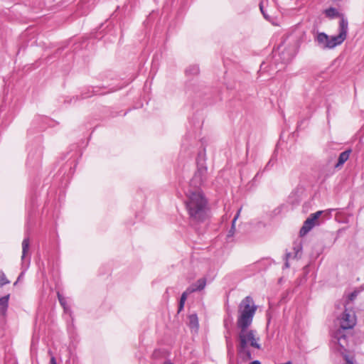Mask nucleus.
I'll use <instances>...</instances> for the list:
<instances>
[{"label":"nucleus","mask_w":364,"mask_h":364,"mask_svg":"<svg viewBox=\"0 0 364 364\" xmlns=\"http://www.w3.org/2000/svg\"><path fill=\"white\" fill-rule=\"evenodd\" d=\"M325 14L327 17L333 18L339 16V12L336 9L331 7L325 10Z\"/></svg>","instance_id":"nucleus-14"},{"label":"nucleus","mask_w":364,"mask_h":364,"mask_svg":"<svg viewBox=\"0 0 364 364\" xmlns=\"http://www.w3.org/2000/svg\"><path fill=\"white\" fill-rule=\"evenodd\" d=\"M301 249V247L298 248V250H296V254L298 253V252H299V250H300Z\"/></svg>","instance_id":"nucleus-28"},{"label":"nucleus","mask_w":364,"mask_h":364,"mask_svg":"<svg viewBox=\"0 0 364 364\" xmlns=\"http://www.w3.org/2000/svg\"><path fill=\"white\" fill-rule=\"evenodd\" d=\"M9 282H10L6 277L5 274L3 272H0V287L9 284Z\"/></svg>","instance_id":"nucleus-18"},{"label":"nucleus","mask_w":364,"mask_h":364,"mask_svg":"<svg viewBox=\"0 0 364 364\" xmlns=\"http://www.w3.org/2000/svg\"><path fill=\"white\" fill-rule=\"evenodd\" d=\"M185 204L190 224L194 228L208 219V203L202 192L196 191L187 193Z\"/></svg>","instance_id":"nucleus-2"},{"label":"nucleus","mask_w":364,"mask_h":364,"mask_svg":"<svg viewBox=\"0 0 364 364\" xmlns=\"http://www.w3.org/2000/svg\"><path fill=\"white\" fill-rule=\"evenodd\" d=\"M318 46L323 50L331 49L329 36L323 32L318 33L315 38Z\"/></svg>","instance_id":"nucleus-7"},{"label":"nucleus","mask_w":364,"mask_h":364,"mask_svg":"<svg viewBox=\"0 0 364 364\" xmlns=\"http://www.w3.org/2000/svg\"><path fill=\"white\" fill-rule=\"evenodd\" d=\"M323 213V211L319 210L314 213H312L309 217L304 221L303 226L300 229V236L306 235L314 226L319 225L318 218Z\"/></svg>","instance_id":"nucleus-5"},{"label":"nucleus","mask_w":364,"mask_h":364,"mask_svg":"<svg viewBox=\"0 0 364 364\" xmlns=\"http://www.w3.org/2000/svg\"><path fill=\"white\" fill-rule=\"evenodd\" d=\"M205 285L206 279L205 278L199 279L196 283L188 287L190 289L189 291H192L193 293L197 291H201L205 287Z\"/></svg>","instance_id":"nucleus-10"},{"label":"nucleus","mask_w":364,"mask_h":364,"mask_svg":"<svg viewBox=\"0 0 364 364\" xmlns=\"http://www.w3.org/2000/svg\"><path fill=\"white\" fill-rule=\"evenodd\" d=\"M351 150L348 149L340 154L338 156V163L335 165L336 168L342 166L349 159Z\"/></svg>","instance_id":"nucleus-11"},{"label":"nucleus","mask_w":364,"mask_h":364,"mask_svg":"<svg viewBox=\"0 0 364 364\" xmlns=\"http://www.w3.org/2000/svg\"><path fill=\"white\" fill-rule=\"evenodd\" d=\"M250 364H261L260 361L256 360L252 362H251Z\"/></svg>","instance_id":"nucleus-26"},{"label":"nucleus","mask_w":364,"mask_h":364,"mask_svg":"<svg viewBox=\"0 0 364 364\" xmlns=\"http://www.w3.org/2000/svg\"><path fill=\"white\" fill-rule=\"evenodd\" d=\"M57 296H58V301H59L60 305L63 306L64 311H68V306H67V302H66L65 299L63 296L62 294H60V292L57 293Z\"/></svg>","instance_id":"nucleus-15"},{"label":"nucleus","mask_w":364,"mask_h":364,"mask_svg":"<svg viewBox=\"0 0 364 364\" xmlns=\"http://www.w3.org/2000/svg\"><path fill=\"white\" fill-rule=\"evenodd\" d=\"M290 255H291V253H290V252H288V253H287V254H286V259H287V260H288V258L290 257ZM284 265H285V267H286V268H288V267H289V264L288 261H286V262H285V264H284Z\"/></svg>","instance_id":"nucleus-24"},{"label":"nucleus","mask_w":364,"mask_h":364,"mask_svg":"<svg viewBox=\"0 0 364 364\" xmlns=\"http://www.w3.org/2000/svg\"><path fill=\"white\" fill-rule=\"evenodd\" d=\"M23 274L24 273L23 272L20 274L17 279V281L14 283V284H16V283L22 279V277H23Z\"/></svg>","instance_id":"nucleus-25"},{"label":"nucleus","mask_w":364,"mask_h":364,"mask_svg":"<svg viewBox=\"0 0 364 364\" xmlns=\"http://www.w3.org/2000/svg\"><path fill=\"white\" fill-rule=\"evenodd\" d=\"M345 330L346 329H343V328L340 326V328L337 329L333 335L334 341L336 342L343 349H345L348 345V338L345 334Z\"/></svg>","instance_id":"nucleus-6"},{"label":"nucleus","mask_w":364,"mask_h":364,"mask_svg":"<svg viewBox=\"0 0 364 364\" xmlns=\"http://www.w3.org/2000/svg\"><path fill=\"white\" fill-rule=\"evenodd\" d=\"M348 23L346 19L342 18L339 22V33L336 36H329L331 49L341 45L346 38L348 33Z\"/></svg>","instance_id":"nucleus-3"},{"label":"nucleus","mask_w":364,"mask_h":364,"mask_svg":"<svg viewBox=\"0 0 364 364\" xmlns=\"http://www.w3.org/2000/svg\"><path fill=\"white\" fill-rule=\"evenodd\" d=\"M189 321H190V324L192 327H196L198 328V316L196 314H191L189 316Z\"/></svg>","instance_id":"nucleus-16"},{"label":"nucleus","mask_w":364,"mask_h":364,"mask_svg":"<svg viewBox=\"0 0 364 364\" xmlns=\"http://www.w3.org/2000/svg\"><path fill=\"white\" fill-rule=\"evenodd\" d=\"M186 74L188 75H197L199 73V68L197 65H193L186 69Z\"/></svg>","instance_id":"nucleus-17"},{"label":"nucleus","mask_w":364,"mask_h":364,"mask_svg":"<svg viewBox=\"0 0 364 364\" xmlns=\"http://www.w3.org/2000/svg\"><path fill=\"white\" fill-rule=\"evenodd\" d=\"M206 168H200L194 174V176L191 181V183L195 186H200L203 182V176L206 173Z\"/></svg>","instance_id":"nucleus-8"},{"label":"nucleus","mask_w":364,"mask_h":364,"mask_svg":"<svg viewBox=\"0 0 364 364\" xmlns=\"http://www.w3.org/2000/svg\"><path fill=\"white\" fill-rule=\"evenodd\" d=\"M356 324V316L353 309L346 308L340 318V326L343 329H352Z\"/></svg>","instance_id":"nucleus-4"},{"label":"nucleus","mask_w":364,"mask_h":364,"mask_svg":"<svg viewBox=\"0 0 364 364\" xmlns=\"http://www.w3.org/2000/svg\"><path fill=\"white\" fill-rule=\"evenodd\" d=\"M164 364H173L171 361H166Z\"/></svg>","instance_id":"nucleus-27"},{"label":"nucleus","mask_w":364,"mask_h":364,"mask_svg":"<svg viewBox=\"0 0 364 364\" xmlns=\"http://www.w3.org/2000/svg\"><path fill=\"white\" fill-rule=\"evenodd\" d=\"M259 9H260V11L262 14L264 18L268 21H270V16L267 14L266 11L264 10V3L262 1H260V3H259Z\"/></svg>","instance_id":"nucleus-19"},{"label":"nucleus","mask_w":364,"mask_h":364,"mask_svg":"<svg viewBox=\"0 0 364 364\" xmlns=\"http://www.w3.org/2000/svg\"><path fill=\"white\" fill-rule=\"evenodd\" d=\"M358 292L357 291H354L352 293H350L348 296L349 300L353 301V299H355L358 296Z\"/></svg>","instance_id":"nucleus-22"},{"label":"nucleus","mask_w":364,"mask_h":364,"mask_svg":"<svg viewBox=\"0 0 364 364\" xmlns=\"http://www.w3.org/2000/svg\"><path fill=\"white\" fill-rule=\"evenodd\" d=\"M9 294L0 298V316L4 317L9 306Z\"/></svg>","instance_id":"nucleus-9"},{"label":"nucleus","mask_w":364,"mask_h":364,"mask_svg":"<svg viewBox=\"0 0 364 364\" xmlns=\"http://www.w3.org/2000/svg\"><path fill=\"white\" fill-rule=\"evenodd\" d=\"M257 309L252 296H247L239 304V316L237 320V326L240 328L238 335L239 345L237 352L240 358L244 360H250L252 358V353L248 348L250 346L257 349L261 348L258 343L259 338L256 337V331L248 329L252 324L254 316Z\"/></svg>","instance_id":"nucleus-1"},{"label":"nucleus","mask_w":364,"mask_h":364,"mask_svg":"<svg viewBox=\"0 0 364 364\" xmlns=\"http://www.w3.org/2000/svg\"><path fill=\"white\" fill-rule=\"evenodd\" d=\"M30 240L28 237H25L22 242V256L21 259L23 261L27 253L29 250Z\"/></svg>","instance_id":"nucleus-12"},{"label":"nucleus","mask_w":364,"mask_h":364,"mask_svg":"<svg viewBox=\"0 0 364 364\" xmlns=\"http://www.w3.org/2000/svg\"><path fill=\"white\" fill-rule=\"evenodd\" d=\"M48 353L50 355H52V353L50 350L48 351ZM50 364H57L55 358L53 355H51L50 360Z\"/></svg>","instance_id":"nucleus-23"},{"label":"nucleus","mask_w":364,"mask_h":364,"mask_svg":"<svg viewBox=\"0 0 364 364\" xmlns=\"http://www.w3.org/2000/svg\"><path fill=\"white\" fill-rule=\"evenodd\" d=\"M344 359L346 361V364H354L353 363V358H350L348 355H344Z\"/></svg>","instance_id":"nucleus-21"},{"label":"nucleus","mask_w":364,"mask_h":364,"mask_svg":"<svg viewBox=\"0 0 364 364\" xmlns=\"http://www.w3.org/2000/svg\"><path fill=\"white\" fill-rule=\"evenodd\" d=\"M190 291V289L187 288V289L184 292H183V294H181L179 304H178V312H180L183 309L186 300L187 299V297H188V295L193 293L192 291Z\"/></svg>","instance_id":"nucleus-13"},{"label":"nucleus","mask_w":364,"mask_h":364,"mask_svg":"<svg viewBox=\"0 0 364 364\" xmlns=\"http://www.w3.org/2000/svg\"><path fill=\"white\" fill-rule=\"evenodd\" d=\"M240 210H241V209H240L238 210V212L237 213V214L235 215V216L234 217V218H233V220L232 221V228H231V230H230L229 235H230L232 234V232H233V230L235 229V221L237 220V218L239 217Z\"/></svg>","instance_id":"nucleus-20"}]
</instances>
